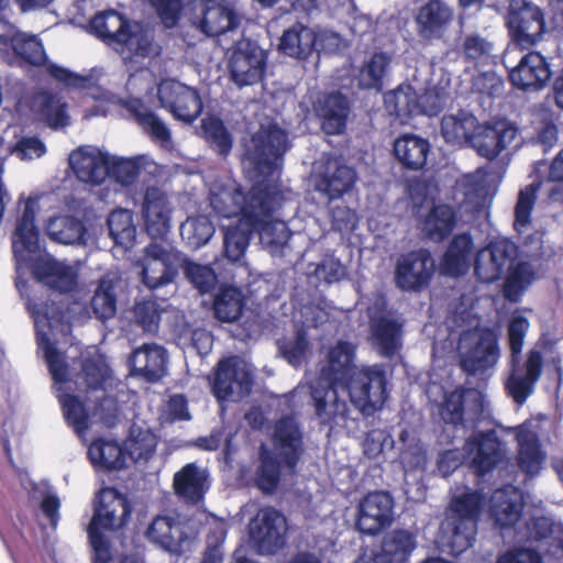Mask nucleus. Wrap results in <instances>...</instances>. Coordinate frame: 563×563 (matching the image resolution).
<instances>
[{
    "instance_id": "obj_1",
    "label": "nucleus",
    "mask_w": 563,
    "mask_h": 563,
    "mask_svg": "<svg viewBox=\"0 0 563 563\" xmlns=\"http://www.w3.org/2000/svg\"><path fill=\"white\" fill-rule=\"evenodd\" d=\"M287 135L276 126L262 128L245 143L243 165L252 188L244 192L236 181L216 180L210 187V206L222 218L238 220L262 219L276 211L283 202V194L276 180L280 161L287 151Z\"/></svg>"
},
{
    "instance_id": "obj_2",
    "label": "nucleus",
    "mask_w": 563,
    "mask_h": 563,
    "mask_svg": "<svg viewBox=\"0 0 563 563\" xmlns=\"http://www.w3.org/2000/svg\"><path fill=\"white\" fill-rule=\"evenodd\" d=\"M69 324L65 319H35V331L38 350L43 353L54 382L64 417L67 423L81 435L93 419L109 422L117 410L114 399L107 395L112 387L113 378L104 357L97 353L95 347L88 352L92 357L84 364V376L90 394L96 401H100L93 410L84 405L77 395L73 394L74 383L69 378L64 356L57 351L59 336H66Z\"/></svg>"
},
{
    "instance_id": "obj_3",
    "label": "nucleus",
    "mask_w": 563,
    "mask_h": 563,
    "mask_svg": "<svg viewBox=\"0 0 563 563\" xmlns=\"http://www.w3.org/2000/svg\"><path fill=\"white\" fill-rule=\"evenodd\" d=\"M35 206V199L26 200L23 214L12 236L16 269L15 286L24 297L27 290L24 274L26 269H31L38 282L59 292H69L77 286V268L49 255H36L40 246L38 231L34 222Z\"/></svg>"
},
{
    "instance_id": "obj_4",
    "label": "nucleus",
    "mask_w": 563,
    "mask_h": 563,
    "mask_svg": "<svg viewBox=\"0 0 563 563\" xmlns=\"http://www.w3.org/2000/svg\"><path fill=\"white\" fill-rule=\"evenodd\" d=\"M356 347L346 341H338L330 346L325 354L324 364L317 377L311 374L306 376L307 389L313 401L316 413L323 424L331 430L345 429L347 427L349 407L345 400L339 396V385L355 369L354 365ZM306 390L305 385L295 388L294 397Z\"/></svg>"
},
{
    "instance_id": "obj_5",
    "label": "nucleus",
    "mask_w": 563,
    "mask_h": 563,
    "mask_svg": "<svg viewBox=\"0 0 563 563\" xmlns=\"http://www.w3.org/2000/svg\"><path fill=\"white\" fill-rule=\"evenodd\" d=\"M466 320L444 319L433 338L434 347L443 343L444 347L451 349L456 342L463 369L472 374L484 373L500 357L498 338L488 329H465Z\"/></svg>"
},
{
    "instance_id": "obj_6",
    "label": "nucleus",
    "mask_w": 563,
    "mask_h": 563,
    "mask_svg": "<svg viewBox=\"0 0 563 563\" xmlns=\"http://www.w3.org/2000/svg\"><path fill=\"white\" fill-rule=\"evenodd\" d=\"M517 245L508 239H497L482 249L476 256L475 273L484 283H493L508 269L509 275L504 285L505 297L516 302L521 294L534 280V272L530 264L519 262Z\"/></svg>"
},
{
    "instance_id": "obj_7",
    "label": "nucleus",
    "mask_w": 563,
    "mask_h": 563,
    "mask_svg": "<svg viewBox=\"0 0 563 563\" xmlns=\"http://www.w3.org/2000/svg\"><path fill=\"white\" fill-rule=\"evenodd\" d=\"M132 507L128 497L119 490L107 487L97 494L93 515L87 532L93 551L92 563H113L112 553L104 531H119L130 521ZM120 563H144L140 556H125Z\"/></svg>"
},
{
    "instance_id": "obj_8",
    "label": "nucleus",
    "mask_w": 563,
    "mask_h": 563,
    "mask_svg": "<svg viewBox=\"0 0 563 563\" xmlns=\"http://www.w3.org/2000/svg\"><path fill=\"white\" fill-rule=\"evenodd\" d=\"M481 507L482 497L476 492L453 496L437 537L442 552L457 555L472 547Z\"/></svg>"
},
{
    "instance_id": "obj_9",
    "label": "nucleus",
    "mask_w": 563,
    "mask_h": 563,
    "mask_svg": "<svg viewBox=\"0 0 563 563\" xmlns=\"http://www.w3.org/2000/svg\"><path fill=\"white\" fill-rule=\"evenodd\" d=\"M90 30L97 37L114 45L124 59L156 54L152 32L140 23L125 20L114 10L96 14L90 22Z\"/></svg>"
},
{
    "instance_id": "obj_10",
    "label": "nucleus",
    "mask_w": 563,
    "mask_h": 563,
    "mask_svg": "<svg viewBox=\"0 0 563 563\" xmlns=\"http://www.w3.org/2000/svg\"><path fill=\"white\" fill-rule=\"evenodd\" d=\"M387 376L380 365H366L355 368L346 379L339 385L344 390L351 404L364 416H372L380 410L387 399Z\"/></svg>"
},
{
    "instance_id": "obj_11",
    "label": "nucleus",
    "mask_w": 563,
    "mask_h": 563,
    "mask_svg": "<svg viewBox=\"0 0 563 563\" xmlns=\"http://www.w3.org/2000/svg\"><path fill=\"white\" fill-rule=\"evenodd\" d=\"M196 534L191 525L181 520L176 514L157 515L148 523L144 533L150 543L172 554L188 551Z\"/></svg>"
},
{
    "instance_id": "obj_12",
    "label": "nucleus",
    "mask_w": 563,
    "mask_h": 563,
    "mask_svg": "<svg viewBox=\"0 0 563 563\" xmlns=\"http://www.w3.org/2000/svg\"><path fill=\"white\" fill-rule=\"evenodd\" d=\"M267 58V52L256 42L239 41L229 56L231 80L240 88L261 82L266 71Z\"/></svg>"
},
{
    "instance_id": "obj_13",
    "label": "nucleus",
    "mask_w": 563,
    "mask_h": 563,
    "mask_svg": "<svg viewBox=\"0 0 563 563\" xmlns=\"http://www.w3.org/2000/svg\"><path fill=\"white\" fill-rule=\"evenodd\" d=\"M178 262V252L172 245L156 242L148 244L139 261L143 284L150 289H156L173 283Z\"/></svg>"
},
{
    "instance_id": "obj_14",
    "label": "nucleus",
    "mask_w": 563,
    "mask_h": 563,
    "mask_svg": "<svg viewBox=\"0 0 563 563\" xmlns=\"http://www.w3.org/2000/svg\"><path fill=\"white\" fill-rule=\"evenodd\" d=\"M253 384V368L243 358L233 356L218 364L212 391L219 401H238Z\"/></svg>"
},
{
    "instance_id": "obj_15",
    "label": "nucleus",
    "mask_w": 563,
    "mask_h": 563,
    "mask_svg": "<svg viewBox=\"0 0 563 563\" xmlns=\"http://www.w3.org/2000/svg\"><path fill=\"white\" fill-rule=\"evenodd\" d=\"M0 57L9 65L16 67L42 66L46 62V53L41 40L26 32L10 27L0 34Z\"/></svg>"
},
{
    "instance_id": "obj_16",
    "label": "nucleus",
    "mask_w": 563,
    "mask_h": 563,
    "mask_svg": "<svg viewBox=\"0 0 563 563\" xmlns=\"http://www.w3.org/2000/svg\"><path fill=\"white\" fill-rule=\"evenodd\" d=\"M286 518L273 508L261 509L249 525L252 545L261 554H273L285 544Z\"/></svg>"
},
{
    "instance_id": "obj_17",
    "label": "nucleus",
    "mask_w": 563,
    "mask_h": 563,
    "mask_svg": "<svg viewBox=\"0 0 563 563\" xmlns=\"http://www.w3.org/2000/svg\"><path fill=\"white\" fill-rule=\"evenodd\" d=\"M434 267V260L427 250L401 254L396 262L395 284L405 291H419L429 285Z\"/></svg>"
},
{
    "instance_id": "obj_18",
    "label": "nucleus",
    "mask_w": 563,
    "mask_h": 563,
    "mask_svg": "<svg viewBox=\"0 0 563 563\" xmlns=\"http://www.w3.org/2000/svg\"><path fill=\"white\" fill-rule=\"evenodd\" d=\"M161 106L175 119L192 122L202 111V101L197 90L177 80H163L157 87Z\"/></svg>"
},
{
    "instance_id": "obj_19",
    "label": "nucleus",
    "mask_w": 563,
    "mask_h": 563,
    "mask_svg": "<svg viewBox=\"0 0 563 563\" xmlns=\"http://www.w3.org/2000/svg\"><path fill=\"white\" fill-rule=\"evenodd\" d=\"M507 26L512 38L521 46L536 44L544 33L545 23L541 10L526 0H511Z\"/></svg>"
},
{
    "instance_id": "obj_20",
    "label": "nucleus",
    "mask_w": 563,
    "mask_h": 563,
    "mask_svg": "<svg viewBox=\"0 0 563 563\" xmlns=\"http://www.w3.org/2000/svg\"><path fill=\"white\" fill-rule=\"evenodd\" d=\"M174 208L168 197L158 188H147L142 207L141 216L146 233L154 238H164L172 228Z\"/></svg>"
},
{
    "instance_id": "obj_21",
    "label": "nucleus",
    "mask_w": 563,
    "mask_h": 563,
    "mask_svg": "<svg viewBox=\"0 0 563 563\" xmlns=\"http://www.w3.org/2000/svg\"><path fill=\"white\" fill-rule=\"evenodd\" d=\"M195 24L209 36H218L233 30L238 18L224 0H194Z\"/></svg>"
},
{
    "instance_id": "obj_22",
    "label": "nucleus",
    "mask_w": 563,
    "mask_h": 563,
    "mask_svg": "<svg viewBox=\"0 0 563 563\" xmlns=\"http://www.w3.org/2000/svg\"><path fill=\"white\" fill-rule=\"evenodd\" d=\"M69 165L80 181L98 186L109 176L110 155L96 146H79L70 153Z\"/></svg>"
},
{
    "instance_id": "obj_23",
    "label": "nucleus",
    "mask_w": 563,
    "mask_h": 563,
    "mask_svg": "<svg viewBox=\"0 0 563 563\" xmlns=\"http://www.w3.org/2000/svg\"><path fill=\"white\" fill-rule=\"evenodd\" d=\"M394 518V500L387 493L375 492L360 503L357 528L363 533L375 534L389 526Z\"/></svg>"
},
{
    "instance_id": "obj_24",
    "label": "nucleus",
    "mask_w": 563,
    "mask_h": 563,
    "mask_svg": "<svg viewBox=\"0 0 563 563\" xmlns=\"http://www.w3.org/2000/svg\"><path fill=\"white\" fill-rule=\"evenodd\" d=\"M415 536L407 530L387 533L378 552L365 551L356 563H405L416 549Z\"/></svg>"
},
{
    "instance_id": "obj_25",
    "label": "nucleus",
    "mask_w": 563,
    "mask_h": 563,
    "mask_svg": "<svg viewBox=\"0 0 563 563\" xmlns=\"http://www.w3.org/2000/svg\"><path fill=\"white\" fill-rule=\"evenodd\" d=\"M501 454V444L493 431L475 433L468 438L464 445L463 459L471 464L476 473L484 474L500 461Z\"/></svg>"
},
{
    "instance_id": "obj_26",
    "label": "nucleus",
    "mask_w": 563,
    "mask_h": 563,
    "mask_svg": "<svg viewBox=\"0 0 563 563\" xmlns=\"http://www.w3.org/2000/svg\"><path fill=\"white\" fill-rule=\"evenodd\" d=\"M539 430L540 423L536 420H528L515 429L518 464L529 475L538 474L545 461V453L539 443Z\"/></svg>"
},
{
    "instance_id": "obj_27",
    "label": "nucleus",
    "mask_w": 563,
    "mask_h": 563,
    "mask_svg": "<svg viewBox=\"0 0 563 563\" xmlns=\"http://www.w3.org/2000/svg\"><path fill=\"white\" fill-rule=\"evenodd\" d=\"M427 394L432 401L438 404L439 415L445 424H451L453 428H463V405L466 399L476 397L475 390L462 388L450 390L437 383H431Z\"/></svg>"
},
{
    "instance_id": "obj_28",
    "label": "nucleus",
    "mask_w": 563,
    "mask_h": 563,
    "mask_svg": "<svg viewBox=\"0 0 563 563\" xmlns=\"http://www.w3.org/2000/svg\"><path fill=\"white\" fill-rule=\"evenodd\" d=\"M551 75L545 58L537 52H530L510 70L509 78L518 89L539 90L550 80Z\"/></svg>"
},
{
    "instance_id": "obj_29",
    "label": "nucleus",
    "mask_w": 563,
    "mask_h": 563,
    "mask_svg": "<svg viewBox=\"0 0 563 563\" xmlns=\"http://www.w3.org/2000/svg\"><path fill=\"white\" fill-rule=\"evenodd\" d=\"M312 104L327 134L336 135L344 131L349 114L346 98L341 93H317Z\"/></svg>"
},
{
    "instance_id": "obj_30",
    "label": "nucleus",
    "mask_w": 563,
    "mask_h": 563,
    "mask_svg": "<svg viewBox=\"0 0 563 563\" xmlns=\"http://www.w3.org/2000/svg\"><path fill=\"white\" fill-rule=\"evenodd\" d=\"M111 103H119L131 112L136 119L137 123L150 136L164 147H169L172 144L170 131L166 124L152 112L137 97L129 99L117 98L111 95L107 97Z\"/></svg>"
},
{
    "instance_id": "obj_31",
    "label": "nucleus",
    "mask_w": 563,
    "mask_h": 563,
    "mask_svg": "<svg viewBox=\"0 0 563 563\" xmlns=\"http://www.w3.org/2000/svg\"><path fill=\"white\" fill-rule=\"evenodd\" d=\"M132 372L148 382H156L167 372V353L157 344H143L130 357Z\"/></svg>"
},
{
    "instance_id": "obj_32",
    "label": "nucleus",
    "mask_w": 563,
    "mask_h": 563,
    "mask_svg": "<svg viewBox=\"0 0 563 563\" xmlns=\"http://www.w3.org/2000/svg\"><path fill=\"white\" fill-rule=\"evenodd\" d=\"M274 449L285 466L292 471L302 452L301 432L292 418H284L276 424Z\"/></svg>"
},
{
    "instance_id": "obj_33",
    "label": "nucleus",
    "mask_w": 563,
    "mask_h": 563,
    "mask_svg": "<svg viewBox=\"0 0 563 563\" xmlns=\"http://www.w3.org/2000/svg\"><path fill=\"white\" fill-rule=\"evenodd\" d=\"M542 372V355L537 350L528 353L525 365V374L514 368L512 374L507 380V389L514 400L523 404L533 393L534 385L539 380Z\"/></svg>"
},
{
    "instance_id": "obj_34",
    "label": "nucleus",
    "mask_w": 563,
    "mask_h": 563,
    "mask_svg": "<svg viewBox=\"0 0 563 563\" xmlns=\"http://www.w3.org/2000/svg\"><path fill=\"white\" fill-rule=\"evenodd\" d=\"M419 34L424 38H439L453 20L452 9L440 0L422 5L417 15Z\"/></svg>"
},
{
    "instance_id": "obj_35",
    "label": "nucleus",
    "mask_w": 563,
    "mask_h": 563,
    "mask_svg": "<svg viewBox=\"0 0 563 563\" xmlns=\"http://www.w3.org/2000/svg\"><path fill=\"white\" fill-rule=\"evenodd\" d=\"M278 49L291 58L305 60L316 49V30L302 23H295L284 30Z\"/></svg>"
},
{
    "instance_id": "obj_36",
    "label": "nucleus",
    "mask_w": 563,
    "mask_h": 563,
    "mask_svg": "<svg viewBox=\"0 0 563 563\" xmlns=\"http://www.w3.org/2000/svg\"><path fill=\"white\" fill-rule=\"evenodd\" d=\"M208 473L195 463L185 465L174 475L176 494L186 503L200 501L209 489Z\"/></svg>"
},
{
    "instance_id": "obj_37",
    "label": "nucleus",
    "mask_w": 563,
    "mask_h": 563,
    "mask_svg": "<svg viewBox=\"0 0 563 563\" xmlns=\"http://www.w3.org/2000/svg\"><path fill=\"white\" fill-rule=\"evenodd\" d=\"M473 253V240L467 233H462L451 241L440 263V273L456 277L466 273Z\"/></svg>"
},
{
    "instance_id": "obj_38",
    "label": "nucleus",
    "mask_w": 563,
    "mask_h": 563,
    "mask_svg": "<svg viewBox=\"0 0 563 563\" xmlns=\"http://www.w3.org/2000/svg\"><path fill=\"white\" fill-rule=\"evenodd\" d=\"M455 190L462 196L461 202L472 211L485 207L489 197L488 174L478 168L472 174L464 175L456 181Z\"/></svg>"
},
{
    "instance_id": "obj_39",
    "label": "nucleus",
    "mask_w": 563,
    "mask_h": 563,
    "mask_svg": "<svg viewBox=\"0 0 563 563\" xmlns=\"http://www.w3.org/2000/svg\"><path fill=\"white\" fill-rule=\"evenodd\" d=\"M522 508V495L514 486L498 489L492 497L490 512L497 525L510 527L517 522Z\"/></svg>"
},
{
    "instance_id": "obj_40",
    "label": "nucleus",
    "mask_w": 563,
    "mask_h": 563,
    "mask_svg": "<svg viewBox=\"0 0 563 563\" xmlns=\"http://www.w3.org/2000/svg\"><path fill=\"white\" fill-rule=\"evenodd\" d=\"M429 152V142L415 134H404L394 142L396 158L408 169H421L427 163Z\"/></svg>"
},
{
    "instance_id": "obj_41",
    "label": "nucleus",
    "mask_w": 563,
    "mask_h": 563,
    "mask_svg": "<svg viewBox=\"0 0 563 563\" xmlns=\"http://www.w3.org/2000/svg\"><path fill=\"white\" fill-rule=\"evenodd\" d=\"M88 459L97 470H121L128 466L124 446L108 438H99L89 445Z\"/></svg>"
},
{
    "instance_id": "obj_42",
    "label": "nucleus",
    "mask_w": 563,
    "mask_h": 563,
    "mask_svg": "<svg viewBox=\"0 0 563 563\" xmlns=\"http://www.w3.org/2000/svg\"><path fill=\"white\" fill-rule=\"evenodd\" d=\"M530 541L540 543V548L549 547L554 555L563 556V525L553 522L550 518H533L527 523V533Z\"/></svg>"
},
{
    "instance_id": "obj_43",
    "label": "nucleus",
    "mask_w": 563,
    "mask_h": 563,
    "mask_svg": "<svg viewBox=\"0 0 563 563\" xmlns=\"http://www.w3.org/2000/svg\"><path fill=\"white\" fill-rule=\"evenodd\" d=\"M32 112L49 128L58 129L69 124L66 103L58 96L41 91L32 97Z\"/></svg>"
},
{
    "instance_id": "obj_44",
    "label": "nucleus",
    "mask_w": 563,
    "mask_h": 563,
    "mask_svg": "<svg viewBox=\"0 0 563 563\" xmlns=\"http://www.w3.org/2000/svg\"><path fill=\"white\" fill-rule=\"evenodd\" d=\"M46 233L53 241L66 245H86L89 238L84 223L70 216L51 218Z\"/></svg>"
},
{
    "instance_id": "obj_45",
    "label": "nucleus",
    "mask_w": 563,
    "mask_h": 563,
    "mask_svg": "<svg viewBox=\"0 0 563 563\" xmlns=\"http://www.w3.org/2000/svg\"><path fill=\"white\" fill-rule=\"evenodd\" d=\"M274 211H269L266 216H263V220L256 221L255 230L258 231L261 244L272 255H283L287 247L290 231L286 222L277 219H273L272 214Z\"/></svg>"
},
{
    "instance_id": "obj_46",
    "label": "nucleus",
    "mask_w": 563,
    "mask_h": 563,
    "mask_svg": "<svg viewBox=\"0 0 563 563\" xmlns=\"http://www.w3.org/2000/svg\"><path fill=\"white\" fill-rule=\"evenodd\" d=\"M495 42L483 32L476 30L462 31L459 37L457 52L464 60L473 64H485L493 56Z\"/></svg>"
},
{
    "instance_id": "obj_47",
    "label": "nucleus",
    "mask_w": 563,
    "mask_h": 563,
    "mask_svg": "<svg viewBox=\"0 0 563 563\" xmlns=\"http://www.w3.org/2000/svg\"><path fill=\"white\" fill-rule=\"evenodd\" d=\"M157 443L158 438L150 428L133 424L123 444L126 462H147L154 455Z\"/></svg>"
},
{
    "instance_id": "obj_48",
    "label": "nucleus",
    "mask_w": 563,
    "mask_h": 563,
    "mask_svg": "<svg viewBox=\"0 0 563 563\" xmlns=\"http://www.w3.org/2000/svg\"><path fill=\"white\" fill-rule=\"evenodd\" d=\"M372 344L380 355L389 357L396 355L401 346V325L394 319H373L371 324Z\"/></svg>"
},
{
    "instance_id": "obj_49",
    "label": "nucleus",
    "mask_w": 563,
    "mask_h": 563,
    "mask_svg": "<svg viewBox=\"0 0 563 563\" xmlns=\"http://www.w3.org/2000/svg\"><path fill=\"white\" fill-rule=\"evenodd\" d=\"M121 277L117 272H109L101 277L91 299L96 317H114L117 312V288Z\"/></svg>"
},
{
    "instance_id": "obj_50",
    "label": "nucleus",
    "mask_w": 563,
    "mask_h": 563,
    "mask_svg": "<svg viewBox=\"0 0 563 563\" xmlns=\"http://www.w3.org/2000/svg\"><path fill=\"white\" fill-rule=\"evenodd\" d=\"M477 121L474 115L460 111L444 115L441 120V134L446 143L462 145L472 140Z\"/></svg>"
},
{
    "instance_id": "obj_51",
    "label": "nucleus",
    "mask_w": 563,
    "mask_h": 563,
    "mask_svg": "<svg viewBox=\"0 0 563 563\" xmlns=\"http://www.w3.org/2000/svg\"><path fill=\"white\" fill-rule=\"evenodd\" d=\"M260 219L238 220L235 225L223 227L224 230V251L228 260L232 262L240 261L250 243L252 232L256 228V221Z\"/></svg>"
},
{
    "instance_id": "obj_52",
    "label": "nucleus",
    "mask_w": 563,
    "mask_h": 563,
    "mask_svg": "<svg viewBox=\"0 0 563 563\" xmlns=\"http://www.w3.org/2000/svg\"><path fill=\"white\" fill-rule=\"evenodd\" d=\"M354 181V170L334 162L329 164L327 174L317 184V190L325 194L330 199H334L349 191Z\"/></svg>"
},
{
    "instance_id": "obj_53",
    "label": "nucleus",
    "mask_w": 563,
    "mask_h": 563,
    "mask_svg": "<svg viewBox=\"0 0 563 563\" xmlns=\"http://www.w3.org/2000/svg\"><path fill=\"white\" fill-rule=\"evenodd\" d=\"M399 460L406 472L422 470L427 455L415 430H402L398 441Z\"/></svg>"
},
{
    "instance_id": "obj_54",
    "label": "nucleus",
    "mask_w": 563,
    "mask_h": 563,
    "mask_svg": "<svg viewBox=\"0 0 563 563\" xmlns=\"http://www.w3.org/2000/svg\"><path fill=\"white\" fill-rule=\"evenodd\" d=\"M390 56L386 53H375L360 69L357 81L360 87L365 89L380 90L384 78L390 64Z\"/></svg>"
},
{
    "instance_id": "obj_55",
    "label": "nucleus",
    "mask_w": 563,
    "mask_h": 563,
    "mask_svg": "<svg viewBox=\"0 0 563 563\" xmlns=\"http://www.w3.org/2000/svg\"><path fill=\"white\" fill-rule=\"evenodd\" d=\"M387 110L399 118L419 114V96L409 85H401L385 95Z\"/></svg>"
},
{
    "instance_id": "obj_56",
    "label": "nucleus",
    "mask_w": 563,
    "mask_h": 563,
    "mask_svg": "<svg viewBox=\"0 0 563 563\" xmlns=\"http://www.w3.org/2000/svg\"><path fill=\"white\" fill-rule=\"evenodd\" d=\"M455 214L451 207L446 205L434 206L423 222L424 233L432 240L441 241L453 230Z\"/></svg>"
},
{
    "instance_id": "obj_57",
    "label": "nucleus",
    "mask_w": 563,
    "mask_h": 563,
    "mask_svg": "<svg viewBox=\"0 0 563 563\" xmlns=\"http://www.w3.org/2000/svg\"><path fill=\"white\" fill-rule=\"evenodd\" d=\"M147 164L150 161L145 155L129 158L110 156L109 176L118 184L128 187L136 181L140 170Z\"/></svg>"
},
{
    "instance_id": "obj_58",
    "label": "nucleus",
    "mask_w": 563,
    "mask_h": 563,
    "mask_svg": "<svg viewBox=\"0 0 563 563\" xmlns=\"http://www.w3.org/2000/svg\"><path fill=\"white\" fill-rule=\"evenodd\" d=\"M213 233L214 228L205 216L188 217L180 225L181 239L192 249L206 245Z\"/></svg>"
},
{
    "instance_id": "obj_59",
    "label": "nucleus",
    "mask_w": 563,
    "mask_h": 563,
    "mask_svg": "<svg viewBox=\"0 0 563 563\" xmlns=\"http://www.w3.org/2000/svg\"><path fill=\"white\" fill-rule=\"evenodd\" d=\"M277 346L290 365H301L308 356L307 330L298 328L289 338L277 340Z\"/></svg>"
},
{
    "instance_id": "obj_60",
    "label": "nucleus",
    "mask_w": 563,
    "mask_h": 563,
    "mask_svg": "<svg viewBox=\"0 0 563 563\" xmlns=\"http://www.w3.org/2000/svg\"><path fill=\"white\" fill-rule=\"evenodd\" d=\"M110 235L117 244L131 245L135 238V227L131 211L126 209L114 210L108 218Z\"/></svg>"
},
{
    "instance_id": "obj_61",
    "label": "nucleus",
    "mask_w": 563,
    "mask_h": 563,
    "mask_svg": "<svg viewBox=\"0 0 563 563\" xmlns=\"http://www.w3.org/2000/svg\"><path fill=\"white\" fill-rule=\"evenodd\" d=\"M243 312V296L239 288L222 287L214 298V317H240Z\"/></svg>"
},
{
    "instance_id": "obj_62",
    "label": "nucleus",
    "mask_w": 563,
    "mask_h": 563,
    "mask_svg": "<svg viewBox=\"0 0 563 563\" xmlns=\"http://www.w3.org/2000/svg\"><path fill=\"white\" fill-rule=\"evenodd\" d=\"M179 327V341L183 344L190 343L199 354H207L211 350L213 338L209 331L198 324L197 319L192 323L184 322Z\"/></svg>"
},
{
    "instance_id": "obj_63",
    "label": "nucleus",
    "mask_w": 563,
    "mask_h": 563,
    "mask_svg": "<svg viewBox=\"0 0 563 563\" xmlns=\"http://www.w3.org/2000/svg\"><path fill=\"white\" fill-rule=\"evenodd\" d=\"M185 276L200 294H207L214 289L218 279L214 271L209 265L187 262Z\"/></svg>"
},
{
    "instance_id": "obj_64",
    "label": "nucleus",
    "mask_w": 563,
    "mask_h": 563,
    "mask_svg": "<svg viewBox=\"0 0 563 563\" xmlns=\"http://www.w3.org/2000/svg\"><path fill=\"white\" fill-rule=\"evenodd\" d=\"M202 132L209 141L217 147L220 154H228L232 146V140L223 122L212 115L206 117L201 122Z\"/></svg>"
}]
</instances>
